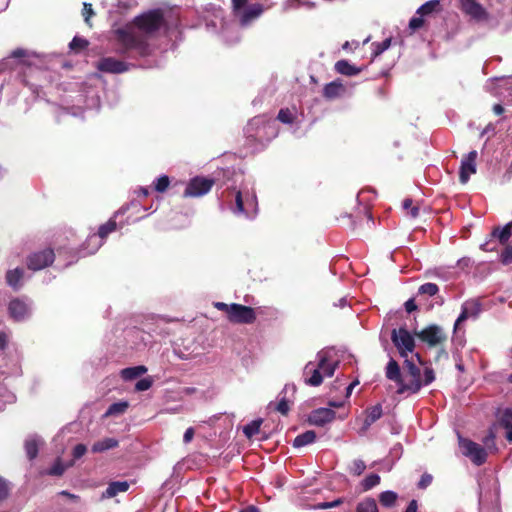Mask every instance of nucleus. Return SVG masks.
<instances>
[{
	"instance_id": "nucleus-38",
	"label": "nucleus",
	"mask_w": 512,
	"mask_h": 512,
	"mask_svg": "<svg viewBox=\"0 0 512 512\" xmlns=\"http://www.w3.org/2000/svg\"><path fill=\"white\" fill-rule=\"evenodd\" d=\"M501 424L507 430L505 435L506 439L512 442V410H506L503 413Z\"/></svg>"
},
{
	"instance_id": "nucleus-23",
	"label": "nucleus",
	"mask_w": 512,
	"mask_h": 512,
	"mask_svg": "<svg viewBox=\"0 0 512 512\" xmlns=\"http://www.w3.org/2000/svg\"><path fill=\"white\" fill-rule=\"evenodd\" d=\"M130 487L128 481H113L110 482L106 488V490L102 493V499L113 498L119 493L126 492Z\"/></svg>"
},
{
	"instance_id": "nucleus-24",
	"label": "nucleus",
	"mask_w": 512,
	"mask_h": 512,
	"mask_svg": "<svg viewBox=\"0 0 512 512\" xmlns=\"http://www.w3.org/2000/svg\"><path fill=\"white\" fill-rule=\"evenodd\" d=\"M382 406L381 404H377L375 406L370 407L366 411V417L363 422L362 432H365L369 429V427L379 420L382 416Z\"/></svg>"
},
{
	"instance_id": "nucleus-50",
	"label": "nucleus",
	"mask_w": 512,
	"mask_h": 512,
	"mask_svg": "<svg viewBox=\"0 0 512 512\" xmlns=\"http://www.w3.org/2000/svg\"><path fill=\"white\" fill-rule=\"evenodd\" d=\"M343 503V500L341 498H338L331 502H320L313 506V509H319V510H325L330 508L338 507Z\"/></svg>"
},
{
	"instance_id": "nucleus-59",
	"label": "nucleus",
	"mask_w": 512,
	"mask_h": 512,
	"mask_svg": "<svg viewBox=\"0 0 512 512\" xmlns=\"http://www.w3.org/2000/svg\"><path fill=\"white\" fill-rule=\"evenodd\" d=\"M9 343V335L5 331H0V350L4 351Z\"/></svg>"
},
{
	"instance_id": "nucleus-7",
	"label": "nucleus",
	"mask_w": 512,
	"mask_h": 512,
	"mask_svg": "<svg viewBox=\"0 0 512 512\" xmlns=\"http://www.w3.org/2000/svg\"><path fill=\"white\" fill-rule=\"evenodd\" d=\"M462 10L475 21L485 22L490 28L496 27V23L486 12L485 8L477 0H460Z\"/></svg>"
},
{
	"instance_id": "nucleus-42",
	"label": "nucleus",
	"mask_w": 512,
	"mask_h": 512,
	"mask_svg": "<svg viewBox=\"0 0 512 512\" xmlns=\"http://www.w3.org/2000/svg\"><path fill=\"white\" fill-rule=\"evenodd\" d=\"M391 46V38H387L382 42H374L372 43V57L376 58L385 52Z\"/></svg>"
},
{
	"instance_id": "nucleus-37",
	"label": "nucleus",
	"mask_w": 512,
	"mask_h": 512,
	"mask_svg": "<svg viewBox=\"0 0 512 512\" xmlns=\"http://www.w3.org/2000/svg\"><path fill=\"white\" fill-rule=\"evenodd\" d=\"M397 498V493L391 490L384 491L379 495V501L381 505L387 508L394 506Z\"/></svg>"
},
{
	"instance_id": "nucleus-41",
	"label": "nucleus",
	"mask_w": 512,
	"mask_h": 512,
	"mask_svg": "<svg viewBox=\"0 0 512 512\" xmlns=\"http://www.w3.org/2000/svg\"><path fill=\"white\" fill-rule=\"evenodd\" d=\"M432 275L440 278L444 281L452 280L457 277L456 273L451 270V268H445V267H438L434 269L432 272Z\"/></svg>"
},
{
	"instance_id": "nucleus-28",
	"label": "nucleus",
	"mask_w": 512,
	"mask_h": 512,
	"mask_svg": "<svg viewBox=\"0 0 512 512\" xmlns=\"http://www.w3.org/2000/svg\"><path fill=\"white\" fill-rule=\"evenodd\" d=\"M335 70L342 75L355 76L361 72V68L352 65L347 60H339L335 63Z\"/></svg>"
},
{
	"instance_id": "nucleus-64",
	"label": "nucleus",
	"mask_w": 512,
	"mask_h": 512,
	"mask_svg": "<svg viewBox=\"0 0 512 512\" xmlns=\"http://www.w3.org/2000/svg\"><path fill=\"white\" fill-rule=\"evenodd\" d=\"M418 503L416 500H411L404 512H418Z\"/></svg>"
},
{
	"instance_id": "nucleus-31",
	"label": "nucleus",
	"mask_w": 512,
	"mask_h": 512,
	"mask_svg": "<svg viewBox=\"0 0 512 512\" xmlns=\"http://www.w3.org/2000/svg\"><path fill=\"white\" fill-rule=\"evenodd\" d=\"M316 439V434L314 431L309 430L304 433L299 434L293 441V447L299 448L304 447L313 443Z\"/></svg>"
},
{
	"instance_id": "nucleus-45",
	"label": "nucleus",
	"mask_w": 512,
	"mask_h": 512,
	"mask_svg": "<svg viewBox=\"0 0 512 512\" xmlns=\"http://www.w3.org/2000/svg\"><path fill=\"white\" fill-rule=\"evenodd\" d=\"M296 118V112L288 108L281 109L278 113L277 119L284 124H292Z\"/></svg>"
},
{
	"instance_id": "nucleus-48",
	"label": "nucleus",
	"mask_w": 512,
	"mask_h": 512,
	"mask_svg": "<svg viewBox=\"0 0 512 512\" xmlns=\"http://www.w3.org/2000/svg\"><path fill=\"white\" fill-rule=\"evenodd\" d=\"M26 55V51L23 49H16L11 53V56L7 59H4L0 62V71H3L7 68L11 59H20Z\"/></svg>"
},
{
	"instance_id": "nucleus-16",
	"label": "nucleus",
	"mask_w": 512,
	"mask_h": 512,
	"mask_svg": "<svg viewBox=\"0 0 512 512\" xmlns=\"http://www.w3.org/2000/svg\"><path fill=\"white\" fill-rule=\"evenodd\" d=\"M477 155V151L472 150L462 159L459 171V179L462 184L467 183L470 176L476 173Z\"/></svg>"
},
{
	"instance_id": "nucleus-17",
	"label": "nucleus",
	"mask_w": 512,
	"mask_h": 512,
	"mask_svg": "<svg viewBox=\"0 0 512 512\" xmlns=\"http://www.w3.org/2000/svg\"><path fill=\"white\" fill-rule=\"evenodd\" d=\"M336 413L330 408H318L309 415V423L315 426L323 427L335 419Z\"/></svg>"
},
{
	"instance_id": "nucleus-30",
	"label": "nucleus",
	"mask_w": 512,
	"mask_h": 512,
	"mask_svg": "<svg viewBox=\"0 0 512 512\" xmlns=\"http://www.w3.org/2000/svg\"><path fill=\"white\" fill-rule=\"evenodd\" d=\"M146 371L147 368L143 365L128 367L121 370V377L126 381H130L140 377L141 375L146 373Z\"/></svg>"
},
{
	"instance_id": "nucleus-63",
	"label": "nucleus",
	"mask_w": 512,
	"mask_h": 512,
	"mask_svg": "<svg viewBox=\"0 0 512 512\" xmlns=\"http://www.w3.org/2000/svg\"><path fill=\"white\" fill-rule=\"evenodd\" d=\"M193 436H194V429L192 427H189L184 433L183 442L186 444L189 443L193 439Z\"/></svg>"
},
{
	"instance_id": "nucleus-11",
	"label": "nucleus",
	"mask_w": 512,
	"mask_h": 512,
	"mask_svg": "<svg viewBox=\"0 0 512 512\" xmlns=\"http://www.w3.org/2000/svg\"><path fill=\"white\" fill-rule=\"evenodd\" d=\"M440 8L439 0H429L422 4L416 11V15L409 21V27L412 30L421 28L424 24V17L430 16Z\"/></svg>"
},
{
	"instance_id": "nucleus-2",
	"label": "nucleus",
	"mask_w": 512,
	"mask_h": 512,
	"mask_svg": "<svg viewBox=\"0 0 512 512\" xmlns=\"http://www.w3.org/2000/svg\"><path fill=\"white\" fill-rule=\"evenodd\" d=\"M276 121L267 118L264 115L256 116L251 119L245 127V135L247 138L256 141L270 140L277 135Z\"/></svg>"
},
{
	"instance_id": "nucleus-8",
	"label": "nucleus",
	"mask_w": 512,
	"mask_h": 512,
	"mask_svg": "<svg viewBox=\"0 0 512 512\" xmlns=\"http://www.w3.org/2000/svg\"><path fill=\"white\" fill-rule=\"evenodd\" d=\"M317 366L320 368L323 376L332 377L339 365V361L334 357L332 348H325L316 354Z\"/></svg>"
},
{
	"instance_id": "nucleus-34",
	"label": "nucleus",
	"mask_w": 512,
	"mask_h": 512,
	"mask_svg": "<svg viewBox=\"0 0 512 512\" xmlns=\"http://www.w3.org/2000/svg\"><path fill=\"white\" fill-rule=\"evenodd\" d=\"M71 466H73V461L64 464L60 458H57L48 469L47 474L51 476H61L65 470Z\"/></svg>"
},
{
	"instance_id": "nucleus-22",
	"label": "nucleus",
	"mask_w": 512,
	"mask_h": 512,
	"mask_svg": "<svg viewBox=\"0 0 512 512\" xmlns=\"http://www.w3.org/2000/svg\"><path fill=\"white\" fill-rule=\"evenodd\" d=\"M421 387H422L421 379L410 378V377H406V375H405L404 377H402V379L400 380V382L398 384L397 392L399 394H404V393L415 394V393L419 392Z\"/></svg>"
},
{
	"instance_id": "nucleus-49",
	"label": "nucleus",
	"mask_w": 512,
	"mask_h": 512,
	"mask_svg": "<svg viewBox=\"0 0 512 512\" xmlns=\"http://www.w3.org/2000/svg\"><path fill=\"white\" fill-rule=\"evenodd\" d=\"M365 469H366V464L361 459L354 460L349 467L350 473L357 475V476L361 475Z\"/></svg>"
},
{
	"instance_id": "nucleus-43",
	"label": "nucleus",
	"mask_w": 512,
	"mask_h": 512,
	"mask_svg": "<svg viewBox=\"0 0 512 512\" xmlns=\"http://www.w3.org/2000/svg\"><path fill=\"white\" fill-rule=\"evenodd\" d=\"M406 377L421 379V370L411 360L405 358Z\"/></svg>"
},
{
	"instance_id": "nucleus-47",
	"label": "nucleus",
	"mask_w": 512,
	"mask_h": 512,
	"mask_svg": "<svg viewBox=\"0 0 512 512\" xmlns=\"http://www.w3.org/2000/svg\"><path fill=\"white\" fill-rule=\"evenodd\" d=\"M169 184V177L167 175H162L154 181V189L159 193H163L167 190Z\"/></svg>"
},
{
	"instance_id": "nucleus-15",
	"label": "nucleus",
	"mask_w": 512,
	"mask_h": 512,
	"mask_svg": "<svg viewBox=\"0 0 512 512\" xmlns=\"http://www.w3.org/2000/svg\"><path fill=\"white\" fill-rule=\"evenodd\" d=\"M482 311V305L477 299L465 301L461 306V313L455 321V327L467 319H476Z\"/></svg>"
},
{
	"instance_id": "nucleus-13",
	"label": "nucleus",
	"mask_w": 512,
	"mask_h": 512,
	"mask_svg": "<svg viewBox=\"0 0 512 512\" xmlns=\"http://www.w3.org/2000/svg\"><path fill=\"white\" fill-rule=\"evenodd\" d=\"M213 184L214 181L212 179L195 177L187 184L184 191V197L203 196L211 190Z\"/></svg>"
},
{
	"instance_id": "nucleus-39",
	"label": "nucleus",
	"mask_w": 512,
	"mask_h": 512,
	"mask_svg": "<svg viewBox=\"0 0 512 512\" xmlns=\"http://www.w3.org/2000/svg\"><path fill=\"white\" fill-rule=\"evenodd\" d=\"M262 424V419H256L246 424L243 427V433L247 438H252L259 433Z\"/></svg>"
},
{
	"instance_id": "nucleus-26",
	"label": "nucleus",
	"mask_w": 512,
	"mask_h": 512,
	"mask_svg": "<svg viewBox=\"0 0 512 512\" xmlns=\"http://www.w3.org/2000/svg\"><path fill=\"white\" fill-rule=\"evenodd\" d=\"M23 275H24V270L22 268H15L13 270H9L6 273V282L14 290H19L22 286L21 281H22Z\"/></svg>"
},
{
	"instance_id": "nucleus-57",
	"label": "nucleus",
	"mask_w": 512,
	"mask_h": 512,
	"mask_svg": "<svg viewBox=\"0 0 512 512\" xmlns=\"http://www.w3.org/2000/svg\"><path fill=\"white\" fill-rule=\"evenodd\" d=\"M87 45H88L87 40H85L83 38H79V37H74L70 43V48L71 49H75V48L82 49V48H85Z\"/></svg>"
},
{
	"instance_id": "nucleus-29",
	"label": "nucleus",
	"mask_w": 512,
	"mask_h": 512,
	"mask_svg": "<svg viewBox=\"0 0 512 512\" xmlns=\"http://www.w3.org/2000/svg\"><path fill=\"white\" fill-rule=\"evenodd\" d=\"M296 391V386L294 384H286L283 391L281 392V394H288V393H295ZM290 407H289V402L288 400L286 399L285 396L281 397V399L279 400L277 406H276V410L278 412H280L281 414L283 415H286L289 411Z\"/></svg>"
},
{
	"instance_id": "nucleus-5",
	"label": "nucleus",
	"mask_w": 512,
	"mask_h": 512,
	"mask_svg": "<svg viewBox=\"0 0 512 512\" xmlns=\"http://www.w3.org/2000/svg\"><path fill=\"white\" fill-rule=\"evenodd\" d=\"M391 340L397 348L400 356L403 358H407L408 354L414 351L415 340L410 332L404 327L393 329L391 333Z\"/></svg>"
},
{
	"instance_id": "nucleus-32",
	"label": "nucleus",
	"mask_w": 512,
	"mask_h": 512,
	"mask_svg": "<svg viewBox=\"0 0 512 512\" xmlns=\"http://www.w3.org/2000/svg\"><path fill=\"white\" fill-rule=\"evenodd\" d=\"M118 446V441L115 438H105L97 441L92 446V452L100 453Z\"/></svg>"
},
{
	"instance_id": "nucleus-33",
	"label": "nucleus",
	"mask_w": 512,
	"mask_h": 512,
	"mask_svg": "<svg viewBox=\"0 0 512 512\" xmlns=\"http://www.w3.org/2000/svg\"><path fill=\"white\" fill-rule=\"evenodd\" d=\"M386 377L399 384L402 379L398 363L394 359H390L386 367Z\"/></svg>"
},
{
	"instance_id": "nucleus-55",
	"label": "nucleus",
	"mask_w": 512,
	"mask_h": 512,
	"mask_svg": "<svg viewBox=\"0 0 512 512\" xmlns=\"http://www.w3.org/2000/svg\"><path fill=\"white\" fill-rule=\"evenodd\" d=\"M152 386V380L150 378H142L137 381L135 385V390L137 391H146Z\"/></svg>"
},
{
	"instance_id": "nucleus-40",
	"label": "nucleus",
	"mask_w": 512,
	"mask_h": 512,
	"mask_svg": "<svg viewBox=\"0 0 512 512\" xmlns=\"http://www.w3.org/2000/svg\"><path fill=\"white\" fill-rule=\"evenodd\" d=\"M380 483V476L376 473L369 474L361 482L362 491H369Z\"/></svg>"
},
{
	"instance_id": "nucleus-44",
	"label": "nucleus",
	"mask_w": 512,
	"mask_h": 512,
	"mask_svg": "<svg viewBox=\"0 0 512 512\" xmlns=\"http://www.w3.org/2000/svg\"><path fill=\"white\" fill-rule=\"evenodd\" d=\"M117 228V223L114 219L108 220L105 224L101 225L98 230V235L100 238L105 239L110 233L115 231Z\"/></svg>"
},
{
	"instance_id": "nucleus-3",
	"label": "nucleus",
	"mask_w": 512,
	"mask_h": 512,
	"mask_svg": "<svg viewBox=\"0 0 512 512\" xmlns=\"http://www.w3.org/2000/svg\"><path fill=\"white\" fill-rule=\"evenodd\" d=\"M232 211L236 215L252 218L257 213V197L253 191L241 189L235 193V205Z\"/></svg>"
},
{
	"instance_id": "nucleus-56",
	"label": "nucleus",
	"mask_w": 512,
	"mask_h": 512,
	"mask_svg": "<svg viewBox=\"0 0 512 512\" xmlns=\"http://www.w3.org/2000/svg\"><path fill=\"white\" fill-rule=\"evenodd\" d=\"M435 380V374L433 369L431 368H425L424 370V380L422 382L423 385H429Z\"/></svg>"
},
{
	"instance_id": "nucleus-27",
	"label": "nucleus",
	"mask_w": 512,
	"mask_h": 512,
	"mask_svg": "<svg viewBox=\"0 0 512 512\" xmlns=\"http://www.w3.org/2000/svg\"><path fill=\"white\" fill-rule=\"evenodd\" d=\"M512 235V222L507 223L502 228L496 227L491 232L490 237L498 239L500 244H505Z\"/></svg>"
},
{
	"instance_id": "nucleus-53",
	"label": "nucleus",
	"mask_w": 512,
	"mask_h": 512,
	"mask_svg": "<svg viewBox=\"0 0 512 512\" xmlns=\"http://www.w3.org/2000/svg\"><path fill=\"white\" fill-rule=\"evenodd\" d=\"M82 15L84 17L85 23L90 25L89 20L94 15V11H93L92 5L90 3H87V2L83 3Z\"/></svg>"
},
{
	"instance_id": "nucleus-19",
	"label": "nucleus",
	"mask_w": 512,
	"mask_h": 512,
	"mask_svg": "<svg viewBox=\"0 0 512 512\" xmlns=\"http://www.w3.org/2000/svg\"><path fill=\"white\" fill-rule=\"evenodd\" d=\"M263 10V6L257 3L241 11L237 15L239 17L241 26H248L252 21L257 19L263 13Z\"/></svg>"
},
{
	"instance_id": "nucleus-36",
	"label": "nucleus",
	"mask_w": 512,
	"mask_h": 512,
	"mask_svg": "<svg viewBox=\"0 0 512 512\" xmlns=\"http://www.w3.org/2000/svg\"><path fill=\"white\" fill-rule=\"evenodd\" d=\"M129 404L127 401H120L111 404L105 412V417L108 416H119L127 410Z\"/></svg>"
},
{
	"instance_id": "nucleus-10",
	"label": "nucleus",
	"mask_w": 512,
	"mask_h": 512,
	"mask_svg": "<svg viewBox=\"0 0 512 512\" xmlns=\"http://www.w3.org/2000/svg\"><path fill=\"white\" fill-rule=\"evenodd\" d=\"M228 320L237 324H252L256 320V313L252 307L232 303Z\"/></svg>"
},
{
	"instance_id": "nucleus-35",
	"label": "nucleus",
	"mask_w": 512,
	"mask_h": 512,
	"mask_svg": "<svg viewBox=\"0 0 512 512\" xmlns=\"http://www.w3.org/2000/svg\"><path fill=\"white\" fill-rule=\"evenodd\" d=\"M356 512H378L375 499L367 497L360 501L356 507Z\"/></svg>"
},
{
	"instance_id": "nucleus-25",
	"label": "nucleus",
	"mask_w": 512,
	"mask_h": 512,
	"mask_svg": "<svg viewBox=\"0 0 512 512\" xmlns=\"http://www.w3.org/2000/svg\"><path fill=\"white\" fill-rule=\"evenodd\" d=\"M43 443L42 439L37 435H31L25 440V451L29 460H33L38 455L39 446Z\"/></svg>"
},
{
	"instance_id": "nucleus-6",
	"label": "nucleus",
	"mask_w": 512,
	"mask_h": 512,
	"mask_svg": "<svg viewBox=\"0 0 512 512\" xmlns=\"http://www.w3.org/2000/svg\"><path fill=\"white\" fill-rule=\"evenodd\" d=\"M33 310V302L27 298H14L9 302V316L16 322H23L30 318Z\"/></svg>"
},
{
	"instance_id": "nucleus-62",
	"label": "nucleus",
	"mask_w": 512,
	"mask_h": 512,
	"mask_svg": "<svg viewBox=\"0 0 512 512\" xmlns=\"http://www.w3.org/2000/svg\"><path fill=\"white\" fill-rule=\"evenodd\" d=\"M214 307L217 308L218 310L226 312L227 318H228L230 315V307H232V304H226L223 302H215Z\"/></svg>"
},
{
	"instance_id": "nucleus-14",
	"label": "nucleus",
	"mask_w": 512,
	"mask_h": 512,
	"mask_svg": "<svg viewBox=\"0 0 512 512\" xmlns=\"http://www.w3.org/2000/svg\"><path fill=\"white\" fill-rule=\"evenodd\" d=\"M418 338L429 346H436L446 340V334L443 329L435 324L429 325L420 332L416 333Z\"/></svg>"
},
{
	"instance_id": "nucleus-18",
	"label": "nucleus",
	"mask_w": 512,
	"mask_h": 512,
	"mask_svg": "<svg viewBox=\"0 0 512 512\" xmlns=\"http://www.w3.org/2000/svg\"><path fill=\"white\" fill-rule=\"evenodd\" d=\"M303 375L305 377V384L313 387H317L323 382V374L320 368L317 365H314L313 362H308L303 370Z\"/></svg>"
},
{
	"instance_id": "nucleus-60",
	"label": "nucleus",
	"mask_w": 512,
	"mask_h": 512,
	"mask_svg": "<svg viewBox=\"0 0 512 512\" xmlns=\"http://www.w3.org/2000/svg\"><path fill=\"white\" fill-rule=\"evenodd\" d=\"M480 248L484 251H494L496 249L494 238H490L485 243L481 244Z\"/></svg>"
},
{
	"instance_id": "nucleus-51",
	"label": "nucleus",
	"mask_w": 512,
	"mask_h": 512,
	"mask_svg": "<svg viewBox=\"0 0 512 512\" xmlns=\"http://www.w3.org/2000/svg\"><path fill=\"white\" fill-rule=\"evenodd\" d=\"M10 486L8 481L0 476V501L6 499L9 495Z\"/></svg>"
},
{
	"instance_id": "nucleus-20",
	"label": "nucleus",
	"mask_w": 512,
	"mask_h": 512,
	"mask_svg": "<svg viewBox=\"0 0 512 512\" xmlns=\"http://www.w3.org/2000/svg\"><path fill=\"white\" fill-rule=\"evenodd\" d=\"M104 243V239L100 238L98 234H92L87 237L86 241L79 250L81 257L94 254Z\"/></svg>"
},
{
	"instance_id": "nucleus-1",
	"label": "nucleus",
	"mask_w": 512,
	"mask_h": 512,
	"mask_svg": "<svg viewBox=\"0 0 512 512\" xmlns=\"http://www.w3.org/2000/svg\"><path fill=\"white\" fill-rule=\"evenodd\" d=\"M163 13L159 9L149 10L134 18L130 25L115 31V52L123 58L102 57L96 68L103 73L121 74L129 71L134 64L127 60H137L150 56L154 51L152 38L164 25Z\"/></svg>"
},
{
	"instance_id": "nucleus-58",
	"label": "nucleus",
	"mask_w": 512,
	"mask_h": 512,
	"mask_svg": "<svg viewBox=\"0 0 512 512\" xmlns=\"http://www.w3.org/2000/svg\"><path fill=\"white\" fill-rule=\"evenodd\" d=\"M432 479L433 478H432V476L430 474H427V473L423 474L421 476V479H420L419 483H418V487L422 488V489L428 487L431 484Z\"/></svg>"
},
{
	"instance_id": "nucleus-54",
	"label": "nucleus",
	"mask_w": 512,
	"mask_h": 512,
	"mask_svg": "<svg viewBox=\"0 0 512 512\" xmlns=\"http://www.w3.org/2000/svg\"><path fill=\"white\" fill-rule=\"evenodd\" d=\"M500 260L505 265L512 263V246L505 247L501 253Z\"/></svg>"
},
{
	"instance_id": "nucleus-12",
	"label": "nucleus",
	"mask_w": 512,
	"mask_h": 512,
	"mask_svg": "<svg viewBox=\"0 0 512 512\" xmlns=\"http://www.w3.org/2000/svg\"><path fill=\"white\" fill-rule=\"evenodd\" d=\"M55 254L52 249H44L42 251L34 252L29 255L27 259V266L33 271L44 269L54 262Z\"/></svg>"
},
{
	"instance_id": "nucleus-21",
	"label": "nucleus",
	"mask_w": 512,
	"mask_h": 512,
	"mask_svg": "<svg viewBox=\"0 0 512 512\" xmlns=\"http://www.w3.org/2000/svg\"><path fill=\"white\" fill-rule=\"evenodd\" d=\"M346 93V87L339 80L327 83L323 88V96L327 100H334L343 97Z\"/></svg>"
},
{
	"instance_id": "nucleus-61",
	"label": "nucleus",
	"mask_w": 512,
	"mask_h": 512,
	"mask_svg": "<svg viewBox=\"0 0 512 512\" xmlns=\"http://www.w3.org/2000/svg\"><path fill=\"white\" fill-rule=\"evenodd\" d=\"M247 0H232L233 9L236 15L241 12V9L245 6Z\"/></svg>"
},
{
	"instance_id": "nucleus-52",
	"label": "nucleus",
	"mask_w": 512,
	"mask_h": 512,
	"mask_svg": "<svg viewBox=\"0 0 512 512\" xmlns=\"http://www.w3.org/2000/svg\"><path fill=\"white\" fill-rule=\"evenodd\" d=\"M87 451V447L86 445L84 444H78L74 447L73 449V452H72V456H73V459L71 461H73V463L80 459Z\"/></svg>"
},
{
	"instance_id": "nucleus-9",
	"label": "nucleus",
	"mask_w": 512,
	"mask_h": 512,
	"mask_svg": "<svg viewBox=\"0 0 512 512\" xmlns=\"http://www.w3.org/2000/svg\"><path fill=\"white\" fill-rule=\"evenodd\" d=\"M317 366L320 368L323 376L332 377L339 365V361L334 357L332 348H325L316 354Z\"/></svg>"
},
{
	"instance_id": "nucleus-46",
	"label": "nucleus",
	"mask_w": 512,
	"mask_h": 512,
	"mask_svg": "<svg viewBox=\"0 0 512 512\" xmlns=\"http://www.w3.org/2000/svg\"><path fill=\"white\" fill-rule=\"evenodd\" d=\"M439 288L434 283H425L421 285L418 289L419 295H428V296H434L438 293Z\"/></svg>"
},
{
	"instance_id": "nucleus-4",
	"label": "nucleus",
	"mask_w": 512,
	"mask_h": 512,
	"mask_svg": "<svg viewBox=\"0 0 512 512\" xmlns=\"http://www.w3.org/2000/svg\"><path fill=\"white\" fill-rule=\"evenodd\" d=\"M458 440L462 454L469 458L474 465L481 466L486 462L487 450L484 447L461 436L458 437Z\"/></svg>"
}]
</instances>
